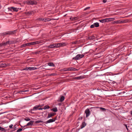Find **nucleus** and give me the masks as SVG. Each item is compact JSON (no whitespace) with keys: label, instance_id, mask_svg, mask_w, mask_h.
<instances>
[{"label":"nucleus","instance_id":"56","mask_svg":"<svg viewBox=\"0 0 132 132\" xmlns=\"http://www.w3.org/2000/svg\"><path fill=\"white\" fill-rule=\"evenodd\" d=\"M122 49H123L122 50H123L124 48H122Z\"/></svg>","mask_w":132,"mask_h":132},{"label":"nucleus","instance_id":"29","mask_svg":"<svg viewBox=\"0 0 132 132\" xmlns=\"http://www.w3.org/2000/svg\"><path fill=\"white\" fill-rule=\"evenodd\" d=\"M55 47H60V43L55 44Z\"/></svg>","mask_w":132,"mask_h":132},{"label":"nucleus","instance_id":"53","mask_svg":"<svg viewBox=\"0 0 132 132\" xmlns=\"http://www.w3.org/2000/svg\"><path fill=\"white\" fill-rule=\"evenodd\" d=\"M30 2V1H28V3L29 4H30L29 3V2Z\"/></svg>","mask_w":132,"mask_h":132},{"label":"nucleus","instance_id":"52","mask_svg":"<svg viewBox=\"0 0 132 132\" xmlns=\"http://www.w3.org/2000/svg\"><path fill=\"white\" fill-rule=\"evenodd\" d=\"M39 110H42V109L41 108H39V109H38Z\"/></svg>","mask_w":132,"mask_h":132},{"label":"nucleus","instance_id":"16","mask_svg":"<svg viewBox=\"0 0 132 132\" xmlns=\"http://www.w3.org/2000/svg\"><path fill=\"white\" fill-rule=\"evenodd\" d=\"M67 45V44L65 43H60V47H63Z\"/></svg>","mask_w":132,"mask_h":132},{"label":"nucleus","instance_id":"22","mask_svg":"<svg viewBox=\"0 0 132 132\" xmlns=\"http://www.w3.org/2000/svg\"><path fill=\"white\" fill-rule=\"evenodd\" d=\"M48 65L50 66L54 67V65L53 62H51L48 63Z\"/></svg>","mask_w":132,"mask_h":132},{"label":"nucleus","instance_id":"19","mask_svg":"<svg viewBox=\"0 0 132 132\" xmlns=\"http://www.w3.org/2000/svg\"><path fill=\"white\" fill-rule=\"evenodd\" d=\"M107 19L108 22L114 20L115 19L114 18H107Z\"/></svg>","mask_w":132,"mask_h":132},{"label":"nucleus","instance_id":"50","mask_svg":"<svg viewBox=\"0 0 132 132\" xmlns=\"http://www.w3.org/2000/svg\"><path fill=\"white\" fill-rule=\"evenodd\" d=\"M80 28V27H79V28H77V29H76V30H79V28Z\"/></svg>","mask_w":132,"mask_h":132},{"label":"nucleus","instance_id":"44","mask_svg":"<svg viewBox=\"0 0 132 132\" xmlns=\"http://www.w3.org/2000/svg\"><path fill=\"white\" fill-rule=\"evenodd\" d=\"M32 11H29L28 12V13L29 14H32Z\"/></svg>","mask_w":132,"mask_h":132},{"label":"nucleus","instance_id":"20","mask_svg":"<svg viewBox=\"0 0 132 132\" xmlns=\"http://www.w3.org/2000/svg\"><path fill=\"white\" fill-rule=\"evenodd\" d=\"M70 19L72 21L75 20L77 19V17H71L70 18Z\"/></svg>","mask_w":132,"mask_h":132},{"label":"nucleus","instance_id":"38","mask_svg":"<svg viewBox=\"0 0 132 132\" xmlns=\"http://www.w3.org/2000/svg\"><path fill=\"white\" fill-rule=\"evenodd\" d=\"M27 46V43H26L24 44H23L22 45V47H25Z\"/></svg>","mask_w":132,"mask_h":132},{"label":"nucleus","instance_id":"43","mask_svg":"<svg viewBox=\"0 0 132 132\" xmlns=\"http://www.w3.org/2000/svg\"><path fill=\"white\" fill-rule=\"evenodd\" d=\"M13 125L12 124H11L9 126V128H10L11 129L12 128Z\"/></svg>","mask_w":132,"mask_h":132},{"label":"nucleus","instance_id":"5","mask_svg":"<svg viewBox=\"0 0 132 132\" xmlns=\"http://www.w3.org/2000/svg\"><path fill=\"white\" fill-rule=\"evenodd\" d=\"M56 119V118H54L53 119H50L48 120L47 121L44 122V123L46 124H47L48 123L52 122L55 121Z\"/></svg>","mask_w":132,"mask_h":132},{"label":"nucleus","instance_id":"11","mask_svg":"<svg viewBox=\"0 0 132 132\" xmlns=\"http://www.w3.org/2000/svg\"><path fill=\"white\" fill-rule=\"evenodd\" d=\"M88 38L90 40H92L95 38V36L94 35H92V36H89Z\"/></svg>","mask_w":132,"mask_h":132},{"label":"nucleus","instance_id":"26","mask_svg":"<svg viewBox=\"0 0 132 132\" xmlns=\"http://www.w3.org/2000/svg\"><path fill=\"white\" fill-rule=\"evenodd\" d=\"M51 110H52L55 112H57L58 111L57 108H53L52 109H51Z\"/></svg>","mask_w":132,"mask_h":132},{"label":"nucleus","instance_id":"32","mask_svg":"<svg viewBox=\"0 0 132 132\" xmlns=\"http://www.w3.org/2000/svg\"><path fill=\"white\" fill-rule=\"evenodd\" d=\"M43 121L42 120H37L35 121V123H38L40 122H43Z\"/></svg>","mask_w":132,"mask_h":132},{"label":"nucleus","instance_id":"4","mask_svg":"<svg viewBox=\"0 0 132 132\" xmlns=\"http://www.w3.org/2000/svg\"><path fill=\"white\" fill-rule=\"evenodd\" d=\"M40 42L37 41L29 43H27V46H29L31 45H34L36 44H38Z\"/></svg>","mask_w":132,"mask_h":132},{"label":"nucleus","instance_id":"8","mask_svg":"<svg viewBox=\"0 0 132 132\" xmlns=\"http://www.w3.org/2000/svg\"><path fill=\"white\" fill-rule=\"evenodd\" d=\"M107 18L102 20H99V21L101 22L102 23H105L108 22V20Z\"/></svg>","mask_w":132,"mask_h":132},{"label":"nucleus","instance_id":"34","mask_svg":"<svg viewBox=\"0 0 132 132\" xmlns=\"http://www.w3.org/2000/svg\"><path fill=\"white\" fill-rule=\"evenodd\" d=\"M57 75L55 73H51V74H48V76H56Z\"/></svg>","mask_w":132,"mask_h":132},{"label":"nucleus","instance_id":"6","mask_svg":"<svg viewBox=\"0 0 132 132\" xmlns=\"http://www.w3.org/2000/svg\"><path fill=\"white\" fill-rule=\"evenodd\" d=\"M85 113L86 114V117H88L90 114V112L89 111V109L88 108L86 109L85 111Z\"/></svg>","mask_w":132,"mask_h":132},{"label":"nucleus","instance_id":"40","mask_svg":"<svg viewBox=\"0 0 132 132\" xmlns=\"http://www.w3.org/2000/svg\"><path fill=\"white\" fill-rule=\"evenodd\" d=\"M95 26H94V24H92L90 26V28H93Z\"/></svg>","mask_w":132,"mask_h":132},{"label":"nucleus","instance_id":"36","mask_svg":"<svg viewBox=\"0 0 132 132\" xmlns=\"http://www.w3.org/2000/svg\"><path fill=\"white\" fill-rule=\"evenodd\" d=\"M37 69V68L36 67H30V70H36Z\"/></svg>","mask_w":132,"mask_h":132},{"label":"nucleus","instance_id":"7","mask_svg":"<svg viewBox=\"0 0 132 132\" xmlns=\"http://www.w3.org/2000/svg\"><path fill=\"white\" fill-rule=\"evenodd\" d=\"M12 42L9 41H7L6 42H3V46L7 45H8L12 44Z\"/></svg>","mask_w":132,"mask_h":132},{"label":"nucleus","instance_id":"12","mask_svg":"<svg viewBox=\"0 0 132 132\" xmlns=\"http://www.w3.org/2000/svg\"><path fill=\"white\" fill-rule=\"evenodd\" d=\"M39 107V106L37 105H36L35 106L33 107L32 109L30 110V112H31V111H32V110H36L38 109V108Z\"/></svg>","mask_w":132,"mask_h":132},{"label":"nucleus","instance_id":"42","mask_svg":"<svg viewBox=\"0 0 132 132\" xmlns=\"http://www.w3.org/2000/svg\"><path fill=\"white\" fill-rule=\"evenodd\" d=\"M77 43V41H74V42H71L72 44H76Z\"/></svg>","mask_w":132,"mask_h":132},{"label":"nucleus","instance_id":"30","mask_svg":"<svg viewBox=\"0 0 132 132\" xmlns=\"http://www.w3.org/2000/svg\"><path fill=\"white\" fill-rule=\"evenodd\" d=\"M37 20L39 21H44V18H39L37 19Z\"/></svg>","mask_w":132,"mask_h":132},{"label":"nucleus","instance_id":"18","mask_svg":"<svg viewBox=\"0 0 132 132\" xmlns=\"http://www.w3.org/2000/svg\"><path fill=\"white\" fill-rule=\"evenodd\" d=\"M29 3L31 5H34L36 4H37V2L36 1H31L29 2Z\"/></svg>","mask_w":132,"mask_h":132},{"label":"nucleus","instance_id":"39","mask_svg":"<svg viewBox=\"0 0 132 132\" xmlns=\"http://www.w3.org/2000/svg\"><path fill=\"white\" fill-rule=\"evenodd\" d=\"M5 129L4 128H2L1 127H0V130L2 131H4Z\"/></svg>","mask_w":132,"mask_h":132},{"label":"nucleus","instance_id":"33","mask_svg":"<svg viewBox=\"0 0 132 132\" xmlns=\"http://www.w3.org/2000/svg\"><path fill=\"white\" fill-rule=\"evenodd\" d=\"M24 120L27 121H30V119L29 118L26 117L24 119Z\"/></svg>","mask_w":132,"mask_h":132},{"label":"nucleus","instance_id":"23","mask_svg":"<svg viewBox=\"0 0 132 132\" xmlns=\"http://www.w3.org/2000/svg\"><path fill=\"white\" fill-rule=\"evenodd\" d=\"M95 27H97L99 26V23L98 22H96L94 23Z\"/></svg>","mask_w":132,"mask_h":132},{"label":"nucleus","instance_id":"45","mask_svg":"<svg viewBox=\"0 0 132 132\" xmlns=\"http://www.w3.org/2000/svg\"><path fill=\"white\" fill-rule=\"evenodd\" d=\"M124 125L125 126V127H126V129H127V130H128V129L127 127V125H126V124H124Z\"/></svg>","mask_w":132,"mask_h":132},{"label":"nucleus","instance_id":"17","mask_svg":"<svg viewBox=\"0 0 132 132\" xmlns=\"http://www.w3.org/2000/svg\"><path fill=\"white\" fill-rule=\"evenodd\" d=\"M86 125V123L84 122H83L82 123V125H81V129L84 128Z\"/></svg>","mask_w":132,"mask_h":132},{"label":"nucleus","instance_id":"51","mask_svg":"<svg viewBox=\"0 0 132 132\" xmlns=\"http://www.w3.org/2000/svg\"><path fill=\"white\" fill-rule=\"evenodd\" d=\"M35 53V54H38V52H36Z\"/></svg>","mask_w":132,"mask_h":132},{"label":"nucleus","instance_id":"55","mask_svg":"<svg viewBox=\"0 0 132 132\" xmlns=\"http://www.w3.org/2000/svg\"><path fill=\"white\" fill-rule=\"evenodd\" d=\"M97 76H100L99 75H97Z\"/></svg>","mask_w":132,"mask_h":132},{"label":"nucleus","instance_id":"13","mask_svg":"<svg viewBox=\"0 0 132 132\" xmlns=\"http://www.w3.org/2000/svg\"><path fill=\"white\" fill-rule=\"evenodd\" d=\"M125 22L124 21H121L120 20H119L117 21H115L114 22V23H117V24H119L120 23H125Z\"/></svg>","mask_w":132,"mask_h":132},{"label":"nucleus","instance_id":"9","mask_svg":"<svg viewBox=\"0 0 132 132\" xmlns=\"http://www.w3.org/2000/svg\"><path fill=\"white\" fill-rule=\"evenodd\" d=\"M34 122L33 121H31L27 123V124L25 126H24V127H25L26 126H28L29 125H32L33 124V123Z\"/></svg>","mask_w":132,"mask_h":132},{"label":"nucleus","instance_id":"15","mask_svg":"<svg viewBox=\"0 0 132 132\" xmlns=\"http://www.w3.org/2000/svg\"><path fill=\"white\" fill-rule=\"evenodd\" d=\"M54 115V113H51L50 114H48V116L47 117V118H50L52 116H53Z\"/></svg>","mask_w":132,"mask_h":132},{"label":"nucleus","instance_id":"49","mask_svg":"<svg viewBox=\"0 0 132 132\" xmlns=\"http://www.w3.org/2000/svg\"><path fill=\"white\" fill-rule=\"evenodd\" d=\"M103 2L104 3H105L106 2V0H103Z\"/></svg>","mask_w":132,"mask_h":132},{"label":"nucleus","instance_id":"2","mask_svg":"<svg viewBox=\"0 0 132 132\" xmlns=\"http://www.w3.org/2000/svg\"><path fill=\"white\" fill-rule=\"evenodd\" d=\"M84 55L78 54L76 56L73 57V60H80L81 58L83 57L84 56Z\"/></svg>","mask_w":132,"mask_h":132},{"label":"nucleus","instance_id":"3","mask_svg":"<svg viewBox=\"0 0 132 132\" xmlns=\"http://www.w3.org/2000/svg\"><path fill=\"white\" fill-rule=\"evenodd\" d=\"M8 9L9 10L13 11L18 12V11L19 8L14 7H8Z\"/></svg>","mask_w":132,"mask_h":132},{"label":"nucleus","instance_id":"31","mask_svg":"<svg viewBox=\"0 0 132 132\" xmlns=\"http://www.w3.org/2000/svg\"><path fill=\"white\" fill-rule=\"evenodd\" d=\"M51 19L49 18H44V21L46 22L50 21L51 20Z\"/></svg>","mask_w":132,"mask_h":132},{"label":"nucleus","instance_id":"1","mask_svg":"<svg viewBox=\"0 0 132 132\" xmlns=\"http://www.w3.org/2000/svg\"><path fill=\"white\" fill-rule=\"evenodd\" d=\"M17 30H16L10 31H7L6 32H3L2 33L3 36L6 35H10L14 34L16 32Z\"/></svg>","mask_w":132,"mask_h":132},{"label":"nucleus","instance_id":"24","mask_svg":"<svg viewBox=\"0 0 132 132\" xmlns=\"http://www.w3.org/2000/svg\"><path fill=\"white\" fill-rule=\"evenodd\" d=\"M7 66V65L5 64H0V67H6Z\"/></svg>","mask_w":132,"mask_h":132},{"label":"nucleus","instance_id":"48","mask_svg":"<svg viewBox=\"0 0 132 132\" xmlns=\"http://www.w3.org/2000/svg\"><path fill=\"white\" fill-rule=\"evenodd\" d=\"M3 46V43H0V47L2 46Z\"/></svg>","mask_w":132,"mask_h":132},{"label":"nucleus","instance_id":"28","mask_svg":"<svg viewBox=\"0 0 132 132\" xmlns=\"http://www.w3.org/2000/svg\"><path fill=\"white\" fill-rule=\"evenodd\" d=\"M29 91V90H23L22 91H20L19 92V93L20 94H23V93H22V92H28Z\"/></svg>","mask_w":132,"mask_h":132},{"label":"nucleus","instance_id":"41","mask_svg":"<svg viewBox=\"0 0 132 132\" xmlns=\"http://www.w3.org/2000/svg\"><path fill=\"white\" fill-rule=\"evenodd\" d=\"M90 8V7H87L84 9V10L86 11L87 10L89 9Z\"/></svg>","mask_w":132,"mask_h":132},{"label":"nucleus","instance_id":"25","mask_svg":"<svg viewBox=\"0 0 132 132\" xmlns=\"http://www.w3.org/2000/svg\"><path fill=\"white\" fill-rule=\"evenodd\" d=\"M64 97L63 96H62L60 99V101L61 102H62L63 101L64 99Z\"/></svg>","mask_w":132,"mask_h":132},{"label":"nucleus","instance_id":"37","mask_svg":"<svg viewBox=\"0 0 132 132\" xmlns=\"http://www.w3.org/2000/svg\"><path fill=\"white\" fill-rule=\"evenodd\" d=\"M22 129L20 128V129H18L16 131H17V132H20L21 131H22Z\"/></svg>","mask_w":132,"mask_h":132},{"label":"nucleus","instance_id":"47","mask_svg":"<svg viewBox=\"0 0 132 132\" xmlns=\"http://www.w3.org/2000/svg\"><path fill=\"white\" fill-rule=\"evenodd\" d=\"M15 126H16L15 125H14L13 127V128L14 130L16 129V127H15Z\"/></svg>","mask_w":132,"mask_h":132},{"label":"nucleus","instance_id":"27","mask_svg":"<svg viewBox=\"0 0 132 132\" xmlns=\"http://www.w3.org/2000/svg\"><path fill=\"white\" fill-rule=\"evenodd\" d=\"M50 108L49 106L47 105L44 106L43 108V109L44 110H46V109H48Z\"/></svg>","mask_w":132,"mask_h":132},{"label":"nucleus","instance_id":"21","mask_svg":"<svg viewBox=\"0 0 132 132\" xmlns=\"http://www.w3.org/2000/svg\"><path fill=\"white\" fill-rule=\"evenodd\" d=\"M48 48H53L55 47V44H50L49 46H48Z\"/></svg>","mask_w":132,"mask_h":132},{"label":"nucleus","instance_id":"14","mask_svg":"<svg viewBox=\"0 0 132 132\" xmlns=\"http://www.w3.org/2000/svg\"><path fill=\"white\" fill-rule=\"evenodd\" d=\"M67 70L68 71L71 70L75 71L78 70V69H76L73 68H68Z\"/></svg>","mask_w":132,"mask_h":132},{"label":"nucleus","instance_id":"46","mask_svg":"<svg viewBox=\"0 0 132 132\" xmlns=\"http://www.w3.org/2000/svg\"><path fill=\"white\" fill-rule=\"evenodd\" d=\"M101 109H102L103 111H105V109L103 108H101Z\"/></svg>","mask_w":132,"mask_h":132},{"label":"nucleus","instance_id":"54","mask_svg":"<svg viewBox=\"0 0 132 132\" xmlns=\"http://www.w3.org/2000/svg\"><path fill=\"white\" fill-rule=\"evenodd\" d=\"M131 114L132 115V111H131Z\"/></svg>","mask_w":132,"mask_h":132},{"label":"nucleus","instance_id":"10","mask_svg":"<svg viewBox=\"0 0 132 132\" xmlns=\"http://www.w3.org/2000/svg\"><path fill=\"white\" fill-rule=\"evenodd\" d=\"M84 78V77L82 76H80L76 77L73 78L74 79H82Z\"/></svg>","mask_w":132,"mask_h":132},{"label":"nucleus","instance_id":"35","mask_svg":"<svg viewBox=\"0 0 132 132\" xmlns=\"http://www.w3.org/2000/svg\"><path fill=\"white\" fill-rule=\"evenodd\" d=\"M30 67H26L25 68L24 70H30Z\"/></svg>","mask_w":132,"mask_h":132}]
</instances>
